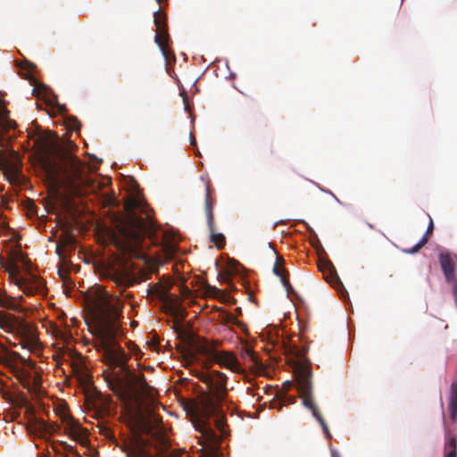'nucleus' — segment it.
<instances>
[{"label": "nucleus", "instance_id": "f257e3e1", "mask_svg": "<svg viewBox=\"0 0 457 457\" xmlns=\"http://www.w3.org/2000/svg\"><path fill=\"white\" fill-rule=\"evenodd\" d=\"M198 378L206 386V392L199 396V403L195 404V415L202 423L199 428L204 439L205 449L200 457H220V445L221 436L217 435L208 424L212 416H218L216 427L224 434L225 417L223 415L221 403L225 401L227 389V377L220 371H202Z\"/></svg>", "mask_w": 457, "mask_h": 457}, {"label": "nucleus", "instance_id": "f03ea898", "mask_svg": "<svg viewBox=\"0 0 457 457\" xmlns=\"http://www.w3.org/2000/svg\"><path fill=\"white\" fill-rule=\"evenodd\" d=\"M102 318L95 328L101 349L106 348L107 356L112 361L124 363L123 349L116 341L122 334L119 322L123 303L116 295L105 294L101 297Z\"/></svg>", "mask_w": 457, "mask_h": 457}, {"label": "nucleus", "instance_id": "7ed1b4c3", "mask_svg": "<svg viewBox=\"0 0 457 457\" xmlns=\"http://www.w3.org/2000/svg\"><path fill=\"white\" fill-rule=\"evenodd\" d=\"M126 221L121 228L124 240L130 248L139 247L154 228L152 217L146 212V204L137 196H130L125 203Z\"/></svg>", "mask_w": 457, "mask_h": 457}, {"label": "nucleus", "instance_id": "20e7f679", "mask_svg": "<svg viewBox=\"0 0 457 457\" xmlns=\"http://www.w3.org/2000/svg\"><path fill=\"white\" fill-rule=\"evenodd\" d=\"M104 351V361L112 368H119L121 374H115L105 378L110 389L123 402L129 403L137 395L145 392L147 387V382L144 374H135L129 370V356L123 351L124 363L112 361L109 359L106 348Z\"/></svg>", "mask_w": 457, "mask_h": 457}, {"label": "nucleus", "instance_id": "39448f33", "mask_svg": "<svg viewBox=\"0 0 457 457\" xmlns=\"http://www.w3.org/2000/svg\"><path fill=\"white\" fill-rule=\"evenodd\" d=\"M58 137L54 135L53 138H46L45 152L48 155H54L59 164L56 167L57 176L55 182L65 188L69 194L76 195L79 191L78 180L81 179L83 166L81 162L72 154L63 150L57 143Z\"/></svg>", "mask_w": 457, "mask_h": 457}, {"label": "nucleus", "instance_id": "423d86ee", "mask_svg": "<svg viewBox=\"0 0 457 457\" xmlns=\"http://www.w3.org/2000/svg\"><path fill=\"white\" fill-rule=\"evenodd\" d=\"M20 360L22 363H28L33 367L32 362H28L18 353L9 351L4 345L0 344V363L8 367L17 380L29 392L37 393L41 386V376L36 373L32 376L31 372L24 368L16 366V361Z\"/></svg>", "mask_w": 457, "mask_h": 457}, {"label": "nucleus", "instance_id": "0eeeda50", "mask_svg": "<svg viewBox=\"0 0 457 457\" xmlns=\"http://www.w3.org/2000/svg\"><path fill=\"white\" fill-rule=\"evenodd\" d=\"M0 306L11 311H20L21 306L16 299L0 291ZM27 324L23 320L13 314L0 311V330L7 333L25 330Z\"/></svg>", "mask_w": 457, "mask_h": 457}, {"label": "nucleus", "instance_id": "6e6552de", "mask_svg": "<svg viewBox=\"0 0 457 457\" xmlns=\"http://www.w3.org/2000/svg\"><path fill=\"white\" fill-rule=\"evenodd\" d=\"M219 345V342L210 343L207 340H203L196 347L200 353L214 361L219 365L224 366L232 371H239L240 364L235 355L225 351L219 352L216 349Z\"/></svg>", "mask_w": 457, "mask_h": 457}, {"label": "nucleus", "instance_id": "1a4fd4ad", "mask_svg": "<svg viewBox=\"0 0 457 457\" xmlns=\"http://www.w3.org/2000/svg\"><path fill=\"white\" fill-rule=\"evenodd\" d=\"M63 421L65 422L64 433L81 445H86L87 430L71 417H64Z\"/></svg>", "mask_w": 457, "mask_h": 457}, {"label": "nucleus", "instance_id": "9d476101", "mask_svg": "<svg viewBox=\"0 0 457 457\" xmlns=\"http://www.w3.org/2000/svg\"><path fill=\"white\" fill-rule=\"evenodd\" d=\"M439 263L447 283H453V294L457 305V281H455V264L449 253L439 254Z\"/></svg>", "mask_w": 457, "mask_h": 457}, {"label": "nucleus", "instance_id": "9b49d317", "mask_svg": "<svg viewBox=\"0 0 457 457\" xmlns=\"http://www.w3.org/2000/svg\"><path fill=\"white\" fill-rule=\"evenodd\" d=\"M148 442L137 436L129 445H126L122 450L126 453L127 457H152L151 453L147 450Z\"/></svg>", "mask_w": 457, "mask_h": 457}, {"label": "nucleus", "instance_id": "f8f14e48", "mask_svg": "<svg viewBox=\"0 0 457 457\" xmlns=\"http://www.w3.org/2000/svg\"><path fill=\"white\" fill-rule=\"evenodd\" d=\"M110 278L118 287L121 288L120 295L123 294L126 287H132L138 282L137 278L127 270H118L113 271L110 276Z\"/></svg>", "mask_w": 457, "mask_h": 457}, {"label": "nucleus", "instance_id": "ddd939ff", "mask_svg": "<svg viewBox=\"0 0 457 457\" xmlns=\"http://www.w3.org/2000/svg\"><path fill=\"white\" fill-rule=\"evenodd\" d=\"M300 397L303 399V404L307 409H309L312 411V413L314 416V418L320 424V426L322 428V430H323L324 434L326 435L327 438H328V439L331 438L332 436H331V433H330L329 428L328 427V424L325 421V420H324L321 412L320 411L318 406L314 403L313 398H312V394L303 395H300Z\"/></svg>", "mask_w": 457, "mask_h": 457}, {"label": "nucleus", "instance_id": "4468645a", "mask_svg": "<svg viewBox=\"0 0 457 457\" xmlns=\"http://www.w3.org/2000/svg\"><path fill=\"white\" fill-rule=\"evenodd\" d=\"M443 420L445 428L444 457H457V436L447 427L444 411Z\"/></svg>", "mask_w": 457, "mask_h": 457}, {"label": "nucleus", "instance_id": "2eb2a0df", "mask_svg": "<svg viewBox=\"0 0 457 457\" xmlns=\"http://www.w3.org/2000/svg\"><path fill=\"white\" fill-rule=\"evenodd\" d=\"M318 268L329 284L333 285L335 287L337 285H341V281L331 262L328 260H319Z\"/></svg>", "mask_w": 457, "mask_h": 457}, {"label": "nucleus", "instance_id": "dca6fc26", "mask_svg": "<svg viewBox=\"0 0 457 457\" xmlns=\"http://www.w3.org/2000/svg\"><path fill=\"white\" fill-rule=\"evenodd\" d=\"M274 253L276 254V261H275V263L273 266V272L276 276L280 278L282 285L288 291L289 289L292 288V287H291L289 279H288L289 273L284 268L285 260L283 259V257L281 255L278 254V253L276 250H274Z\"/></svg>", "mask_w": 457, "mask_h": 457}, {"label": "nucleus", "instance_id": "f3484780", "mask_svg": "<svg viewBox=\"0 0 457 457\" xmlns=\"http://www.w3.org/2000/svg\"><path fill=\"white\" fill-rule=\"evenodd\" d=\"M241 357L245 364L251 370H261L263 367L259 355L248 346L242 349Z\"/></svg>", "mask_w": 457, "mask_h": 457}, {"label": "nucleus", "instance_id": "a211bd4d", "mask_svg": "<svg viewBox=\"0 0 457 457\" xmlns=\"http://www.w3.org/2000/svg\"><path fill=\"white\" fill-rule=\"evenodd\" d=\"M154 23L156 27V34H160L163 38H167L169 36L167 29V17L161 9L154 12Z\"/></svg>", "mask_w": 457, "mask_h": 457}, {"label": "nucleus", "instance_id": "6ab92c4d", "mask_svg": "<svg viewBox=\"0 0 457 457\" xmlns=\"http://www.w3.org/2000/svg\"><path fill=\"white\" fill-rule=\"evenodd\" d=\"M296 387L300 395L312 394V381L307 373L301 371L297 375Z\"/></svg>", "mask_w": 457, "mask_h": 457}, {"label": "nucleus", "instance_id": "aec40b11", "mask_svg": "<svg viewBox=\"0 0 457 457\" xmlns=\"http://www.w3.org/2000/svg\"><path fill=\"white\" fill-rule=\"evenodd\" d=\"M433 230H434V222H433L432 218L429 216V223H428L426 234L422 237V238L420 239V241L418 244H416L412 248L405 250L404 252L407 253H411V254L418 253L425 245L428 244V236L432 234Z\"/></svg>", "mask_w": 457, "mask_h": 457}, {"label": "nucleus", "instance_id": "412c9836", "mask_svg": "<svg viewBox=\"0 0 457 457\" xmlns=\"http://www.w3.org/2000/svg\"><path fill=\"white\" fill-rule=\"evenodd\" d=\"M204 209H205L208 228H212V226L214 225V215H213V207H212V203L211 201V195H210V189H209L208 185H206Z\"/></svg>", "mask_w": 457, "mask_h": 457}, {"label": "nucleus", "instance_id": "4be33fe9", "mask_svg": "<svg viewBox=\"0 0 457 457\" xmlns=\"http://www.w3.org/2000/svg\"><path fill=\"white\" fill-rule=\"evenodd\" d=\"M37 429L42 437H46V436H52L60 429V427L54 423H46L44 420H39Z\"/></svg>", "mask_w": 457, "mask_h": 457}, {"label": "nucleus", "instance_id": "5701e85b", "mask_svg": "<svg viewBox=\"0 0 457 457\" xmlns=\"http://www.w3.org/2000/svg\"><path fill=\"white\" fill-rule=\"evenodd\" d=\"M169 41H170L169 36L167 38H163V37L161 36L160 34H155L154 42L157 44L162 55L166 59H169L170 55L172 54V50L169 46Z\"/></svg>", "mask_w": 457, "mask_h": 457}, {"label": "nucleus", "instance_id": "b1692460", "mask_svg": "<svg viewBox=\"0 0 457 457\" xmlns=\"http://www.w3.org/2000/svg\"><path fill=\"white\" fill-rule=\"evenodd\" d=\"M74 243V238L70 236H65L60 242L56 245V253L59 255L60 259L63 262V264H65L66 260L64 256V251L66 250V247L69 245H72Z\"/></svg>", "mask_w": 457, "mask_h": 457}, {"label": "nucleus", "instance_id": "393cba45", "mask_svg": "<svg viewBox=\"0 0 457 457\" xmlns=\"http://www.w3.org/2000/svg\"><path fill=\"white\" fill-rule=\"evenodd\" d=\"M215 224L212 228H209L211 235V241L216 245L217 248L222 249L226 245V238L223 234L215 232Z\"/></svg>", "mask_w": 457, "mask_h": 457}, {"label": "nucleus", "instance_id": "a878e982", "mask_svg": "<svg viewBox=\"0 0 457 457\" xmlns=\"http://www.w3.org/2000/svg\"><path fill=\"white\" fill-rule=\"evenodd\" d=\"M177 247L172 244H165L162 246L163 256L166 260H171L176 253Z\"/></svg>", "mask_w": 457, "mask_h": 457}, {"label": "nucleus", "instance_id": "bb28decb", "mask_svg": "<svg viewBox=\"0 0 457 457\" xmlns=\"http://www.w3.org/2000/svg\"><path fill=\"white\" fill-rule=\"evenodd\" d=\"M286 352H287V354H290V355H292L293 357H295V358H296L298 360L303 359L304 358V354H305V350L304 349L300 350L295 345L288 346V348L286 349Z\"/></svg>", "mask_w": 457, "mask_h": 457}, {"label": "nucleus", "instance_id": "cd10ccee", "mask_svg": "<svg viewBox=\"0 0 457 457\" xmlns=\"http://www.w3.org/2000/svg\"><path fill=\"white\" fill-rule=\"evenodd\" d=\"M204 291L208 296H212V297H218V295L220 293V290L219 288H217L216 287L211 286L209 284H205Z\"/></svg>", "mask_w": 457, "mask_h": 457}, {"label": "nucleus", "instance_id": "c85d7f7f", "mask_svg": "<svg viewBox=\"0 0 457 457\" xmlns=\"http://www.w3.org/2000/svg\"><path fill=\"white\" fill-rule=\"evenodd\" d=\"M457 403V380L451 385L450 403Z\"/></svg>", "mask_w": 457, "mask_h": 457}, {"label": "nucleus", "instance_id": "c756f323", "mask_svg": "<svg viewBox=\"0 0 457 457\" xmlns=\"http://www.w3.org/2000/svg\"><path fill=\"white\" fill-rule=\"evenodd\" d=\"M60 445L62 447V449L65 451V452H68L70 453H73V454H78V452L77 450L74 448V446L69 445L68 443L66 442H63V441H61L60 443Z\"/></svg>", "mask_w": 457, "mask_h": 457}, {"label": "nucleus", "instance_id": "7c9ffc66", "mask_svg": "<svg viewBox=\"0 0 457 457\" xmlns=\"http://www.w3.org/2000/svg\"><path fill=\"white\" fill-rule=\"evenodd\" d=\"M80 122L78 120L77 118H71L69 120V127L72 129L79 130L80 129Z\"/></svg>", "mask_w": 457, "mask_h": 457}, {"label": "nucleus", "instance_id": "2f4dec72", "mask_svg": "<svg viewBox=\"0 0 457 457\" xmlns=\"http://www.w3.org/2000/svg\"><path fill=\"white\" fill-rule=\"evenodd\" d=\"M449 410L451 418L454 420L457 416V403H449Z\"/></svg>", "mask_w": 457, "mask_h": 457}, {"label": "nucleus", "instance_id": "473e14b6", "mask_svg": "<svg viewBox=\"0 0 457 457\" xmlns=\"http://www.w3.org/2000/svg\"><path fill=\"white\" fill-rule=\"evenodd\" d=\"M9 115L8 110L0 104V119H6Z\"/></svg>", "mask_w": 457, "mask_h": 457}, {"label": "nucleus", "instance_id": "72a5a7b5", "mask_svg": "<svg viewBox=\"0 0 457 457\" xmlns=\"http://www.w3.org/2000/svg\"><path fill=\"white\" fill-rule=\"evenodd\" d=\"M58 274L62 280H65L68 278V272L63 270L62 268H59Z\"/></svg>", "mask_w": 457, "mask_h": 457}, {"label": "nucleus", "instance_id": "f704fd0d", "mask_svg": "<svg viewBox=\"0 0 457 457\" xmlns=\"http://www.w3.org/2000/svg\"><path fill=\"white\" fill-rule=\"evenodd\" d=\"M331 457H341L340 453L337 450L331 451Z\"/></svg>", "mask_w": 457, "mask_h": 457}, {"label": "nucleus", "instance_id": "c9c22d12", "mask_svg": "<svg viewBox=\"0 0 457 457\" xmlns=\"http://www.w3.org/2000/svg\"><path fill=\"white\" fill-rule=\"evenodd\" d=\"M42 287H43V282L41 280H37V291H39Z\"/></svg>", "mask_w": 457, "mask_h": 457}, {"label": "nucleus", "instance_id": "e433bc0d", "mask_svg": "<svg viewBox=\"0 0 457 457\" xmlns=\"http://www.w3.org/2000/svg\"><path fill=\"white\" fill-rule=\"evenodd\" d=\"M229 321L233 322V323H237V324H239V322L236 320L235 317H233L232 315L229 316Z\"/></svg>", "mask_w": 457, "mask_h": 457}, {"label": "nucleus", "instance_id": "4c0bfd02", "mask_svg": "<svg viewBox=\"0 0 457 457\" xmlns=\"http://www.w3.org/2000/svg\"><path fill=\"white\" fill-rule=\"evenodd\" d=\"M137 321L133 320V321L131 322V326H132V327H135V326H137Z\"/></svg>", "mask_w": 457, "mask_h": 457}, {"label": "nucleus", "instance_id": "58836bf2", "mask_svg": "<svg viewBox=\"0 0 457 457\" xmlns=\"http://www.w3.org/2000/svg\"><path fill=\"white\" fill-rule=\"evenodd\" d=\"M191 144L192 145H195V139L194 137L191 138Z\"/></svg>", "mask_w": 457, "mask_h": 457}, {"label": "nucleus", "instance_id": "ea45409f", "mask_svg": "<svg viewBox=\"0 0 457 457\" xmlns=\"http://www.w3.org/2000/svg\"><path fill=\"white\" fill-rule=\"evenodd\" d=\"M12 172H13L14 174L16 173V169H15V167H14V166H12Z\"/></svg>", "mask_w": 457, "mask_h": 457}, {"label": "nucleus", "instance_id": "a19ab883", "mask_svg": "<svg viewBox=\"0 0 457 457\" xmlns=\"http://www.w3.org/2000/svg\"><path fill=\"white\" fill-rule=\"evenodd\" d=\"M331 195H333V197L336 199V201L339 202L338 198H337L334 194H332V193H331Z\"/></svg>", "mask_w": 457, "mask_h": 457}, {"label": "nucleus", "instance_id": "79ce46f5", "mask_svg": "<svg viewBox=\"0 0 457 457\" xmlns=\"http://www.w3.org/2000/svg\"><path fill=\"white\" fill-rule=\"evenodd\" d=\"M26 292H27L28 294H29H29H33V291H32V290H29H29H27V289H26Z\"/></svg>", "mask_w": 457, "mask_h": 457}, {"label": "nucleus", "instance_id": "37998d69", "mask_svg": "<svg viewBox=\"0 0 457 457\" xmlns=\"http://www.w3.org/2000/svg\"><path fill=\"white\" fill-rule=\"evenodd\" d=\"M158 4H162L163 0H155Z\"/></svg>", "mask_w": 457, "mask_h": 457}, {"label": "nucleus", "instance_id": "c03bdc74", "mask_svg": "<svg viewBox=\"0 0 457 457\" xmlns=\"http://www.w3.org/2000/svg\"><path fill=\"white\" fill-rule=\"evenodd\" d=\"M126 297H127V298H131V297H132V295H126Z\"/></svg>", "mask_w": 457, "mask_h": 457}]
</instances>
